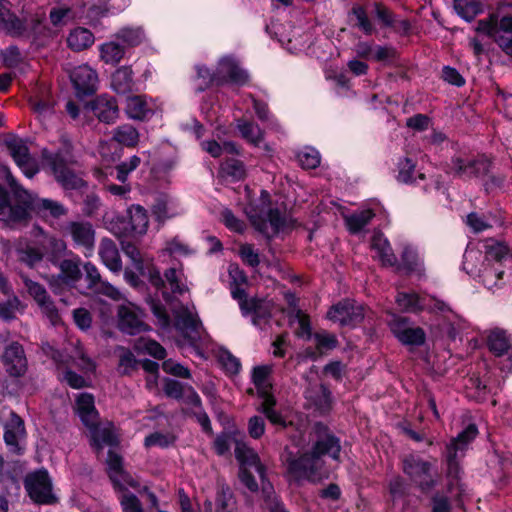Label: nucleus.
Returning a JSON list of instances; mask_svg holds the SVG:
<instances>
[{"instance_id": "37998d69", "label": "nucleus", "mask_w": 512, "mask_h": 512, "mask_svg": "<svg viewBox=\"0 0 512 512\" xmlns=\"http://www.w3.org/2000/svg\"><path fill=\"white\" fill-rule=\"evenodd\" d=\"M113 140L127 147H135L139 141V133L129 124L121 125L114 130Z\"/></svg>"}, {"instance_id": "c03bdc74", "label": "nucleus", "mask_w": 512, "mask_h": 512, "mask_svg": "<svg viewBox=\"0 0 512 512\" xmlns=\"http://www.w3.org/2000/svg\"><path fill=\"white\" fill-rule=\"evenodd\" d=\"M216 512H233L236 508L234 494L228 485H221L216 495Z\"/></svg>"}, {"instance_id": "cd10ccee", "label": "nucleus", "mask_w": 512, "mask_h": 512, "mask_svg": "<svg viewBox=\"0 0 512 512\" xmlns=\"http://www.w3.org/2000/svg\"><path fill=\"white\" fill-rule=\"evenodd\" d=\"M372 249L376 250L378 257L385 267H394L396 269L397 257L393 253L387 239L383 238L381 233L374 234L371 241Z\"/></svg>"}, {"instance_id": "9d476101", "label": "nucleus", "mask_w": 512, "mask_h": 512, "mask_svg": "<svg viewBox=\"0 0 512 512\" xmlns=\"http://www.w3.org/2000/svg\"><path fill=\"white\" fill-rule=\"evenodd\" d=\"M70 78L75 88L76 96L79 98L90 96L97 90V73L88 65L76 67L72 71Z\"/></svg>"}, {"instance_id": "5fc2aeb1", "label": "nucleus", "mask_w": 512, "mask_h": 512, "mask_svg": "<svg viewBox=\"0 0 512 512\" xmlns=\"http://www.w3.org/2000/svg\"><path fill=\"white\" fill-rule=\"evenodd\" d=\"M478 434L475 424H469L458 436L451 440L449 444H454L456 451H463L468 443H470Z\"/></svg>"}, {"instance_id": "f03ea898", "label": "nucleus", "mask_w": 512, "mask_h": 512, "mask_svg": "<svg viewBox=\"0 0 512 512\" xmlns=\"http://www.w3.org/2000/svg\"><path fill=\"white\" fill-rule=\"evenodd\" d=\"M64 150L55 153L44 150L43 159L49 165L56 182L64 190H80L87 187V182L82 177V172L77 171V161L71 155L72 145L67 139H63Z\"/></svg>"}, {"instance_id": "4be33fe9", "label": "nucleus", "mask_w": 512, "mask_h": 512, "mask_svg": "<svg viewBox=\"0 0 512 512\" xmlns=\"http://www.w3.org/2000/svg\"><path fill=\"white\" fill-rule=\"evenodd\" d=\"M25 436V425L23 419L15 412H11L10 419L5 425L4 441L12 451L19 452L18 440Z\"/></svg>"}, {"instance_id": "a878e982", "label": "nucleus", "mask_w": 512, "mask_h": 512, "mask_svg": "<svg viewBox=\"0 0 512 512\" xmlns=\"http://www.w3.org/2000/svg\"><path fill=\"white\" fill-rule=\"evenodd\" d=\"M127 218L129 221V229L134 235H144L149 225V217L147 210L141 205H132L127 210Z\"/></svg>"}, {"instance_id": "ea45409f", "label": "nucleus", "mask_w": 512, "mask_h": 512, "mask_svg": "<svg viewBox=\"0 0 512 512\" xmlns=\"http://www.w3.org/2000/svg\"><path fill=\"white\" fill-rule=\"evenodd\" d=\"M374 216V212L367 209L346 216L344 220L349 232L357 234L372 220Z\"/></svg>"}, {"instance_id": "6ab92c4d", "label": "nucleus", "mask_w": 512, "mask_h": 512, "mask_svg": "<svg viewBox=\"0 0 512 512\" xmlns=\"http://www.w3.org/2000/svg\"><path fill=\"white\" fill-rule=\"evenodd\" d=\"M200 321L188 309L179 312L175 317V327L180 330L191 343L200 339Z\"/></svg>"}, {"instance_id": "3c124183", "label": "nucleus", "mask_w": 512, "mask_h": 512, "mask_svg": "<svg viewBox=\"0 0 512 512\" xmlns=\"http://www.w3.org/2000/svg\"><path fill=\"white\" fill-rule=\"evenodd\" d=\"M129 221L126 216L116 215L114 216L108 224V229L121 240L123 238L134 235L132 230L129 229Z\"/></svg>"}, {"instance_id": "72a5a7b5", "label": "nucleus", "mask_w": 512, "mask_h": 512, "mask_svg": "<svg viewBox=\"0 0 512 512\" xmlns=\"http://www.w3.org/2000/svg\"><path fill=\"white\" fill-rule=\"evenodd\" d=\"M453 8L464 20L471 22L484 10V5L478 0H453Z\"/></svg>"}, {"instance_id": "338daca9", "label": "nucleus", "mask_w": 512, "mask_h": 512, "mask_svg": "<svg viewBox=\"0 0 512 512\" xmlns=\"http://www.w3.org/2000/svg\"><path fill=\"white\" fill-rule=\"evenodd\" d=\"M486 258L500 262L509 252L508 246L491 240V244L486 246Z\"/></svg>"}, {"instance_id": "4d7b16f0", "label": "nucleus", "mask_w": 512, "mask_h": 512, "mask_svg": "<svg viewBox=\"0 0 512 512\" xmlns=\"http://www.w3.org/2000/svg\"><path fill=\"white\" fill-rule=\"evenodd\" d=\"M21 279L24 283V286L26 287L29 295L36 301V303H39L40 301L46 299L49 297V294L45 287L33 280H31L26 275H21Z\"/></svg>"}, {"instance_id": "49530a36", "label": "nucleus", "mask_w": 512, "mask_h": 512, "mask_svg": "<svg viewBox=\"0 0 512 512\" xmlns=\"http://www.w3.org/2000/svg\"><path fill=\"white\" fill-rule=\"evenodd\" d=\"M125 55V49L119 43L108 42L101 46V58L106 63L117 64Z\"/></svg>"}, {"instance_id": "1a4fd4ad", "label": "nucleus", "mask_w": 512, "mask_h": 512, "mask_svg": "<svg viewBox=\"0 0 512 512\" xmlns=\"http://www.w3.org/2000/svg\"><path fill=\"white\" fill-rule=\"evenodd\" d=\"M2 361L11 377H22L27 371V358L23 346L18 342H12L5 348Z\"/></svg>"}, {"instance_id": "de8ad7c7", "label": "nucleus", "mask_w": 512, "mask_h": 512, "mask_svg": "<svg viewBox=\"0 0 512 512\" xmlns=\"http://www.w3.org/2000/svg\"><path fill=\"white\" fill-rule=\"evenodd\" d=\"M116 37L128 46L135 47L142 43L145 34L141 27H124L117 32Z\"/></svg>"}, {"instance_id": "412c9836", "label": "nucleus", "mask_w": 512, "mask_h": 512, "mask_svg": "<svg viewBox=\"0 0 512 512\" xmlns=\"http://www.w3.org/2000/svg\"><path fill=\"white\" fill-rule=\"evenodd\" d=\"M41 250L44 258L54 266L60 264L66 256L73 255L72 251H68L66 242L55 236L48 237L42 244Z\"/></svg>"}, {"instance_id": "e433bc0d", "label": "nucleus", "mask_w": 512, "mask_h": 512, "mask_svg": "<svg viewBox=\"0 0 512 512\" xmlns=\"http://www.w3.org/2000/svg\"><path fill=\"white\" fill-rule=\"evenodd\" d=\"M118 372L122 376H132L140 366V359H137L131 350L119 347Z\"/></svg>"}, {"instance_id": "b1692460", "label": "nucleus", "mask_w": 512, "mask_h": 512, "mask_svg": "<svg viewBox=\"0 0 512 512\" xmlns=\"http://www.w3.org/2000/svg\"><path fill=\"white\" fill-rule=\"evenodd\" d=\"M92 434V443L91 445L97 450L101 451L104 445L110 447H116L119 445V438L114 432V427L112 423H109L108 426L99 427L96 424L94 427L89 428Z\"/></svg>"}, {"instance_id": "20e7f679", "label": "nucleus", "mask_w": 512, "mask_h": 512, "mask_svg": "<svg viewBox=\"0 0 512 512\" xmlns=\"http://www.w3.org/2000/svg\"><path fill=\"white\" fill-rule=\"evenodd\" d=\"M287 473L293 480L300 482L307 480L317 483L322 479L321 471L324 461L315 456L312 452L307 451L299 457H295L289 453L285 460Z\"/></svg>"}, {"instance_id": "2eb2a0df", "label": "nucleus", "mask_w": 512, "mask_h": 512, "mask_svg": "<svg viewBox=\"0 0 512 512\" xmlns=\"http://www.w3.org/2000/svg\"><path fill=\"white\" fill-rule=\"evenodd\" d=\"M106 462L109 468V478L116 489H125L124 485L121 483V480L129 484L131 487H136V482L123 469V458L121 455L110 449L108 451Z\"/></svg>"}, {"instance_id": "aec40b11", "label": "nucleus", "mask_w": 512, "mask_h": 512, "mask_svg": "<svg viewBox=\"0 0 512 512\" xmlns=\"http://www.w3.org/2000/svg\"><path fill=\"white\" fill-rule=\"evenodd\" d=\"M77 413L87 428H92L99 421V414L94 405V397L89 393H81L76 399Z\"/></svg>"}, {"instance_id": "f8f14e48", "label": "nucleus", "mask_w": 512, "mask_h": 512, "mask_svg": "<svg viewBox=\"0 0 512 512\" xmlns=\"http://www.w3.org/2000/svg\"><path fill=\"white\" fill-rule=\"evenodd\" d=\"M408 318L399 317L394 320L391 331L394 336L407 346H421L426 341L425 331L421 327H407Z\"/></svg>"}, {"instance_id": "7c9ffc66", "label": "nucleus", "mask_w": 512, "mask_h": 512, "mask_svg": "<svg viewBox=\"0 0 512 512\" xmlns=\"http://www.w3.org/2000/svg\"><path fill=\"white\" fill-rule=\"evenodd\" d=\"M93 33L84 27L73 29L67 37V45L73 51L79 52L88 49L94 43Z\"/></svg>"}, {"instance_id": "6e6552de", "label": "nucleus", "mask_w": 512, "mask_h": 512, "mask_svg": "<svg viewBox=\"0 0 512 512\" xmlns=\"http://www.w3.org/2000/svg\"><path fill=\"white\" fill-rule=\"evenodd\" d=\"M327 317L342 326H356L364 319V307L354 300L344 299L331 306Z\"/></svg>"}, {"instance_id": "13d9d810", "label": "nucleus", "mask_w": 512, "mask_h": 512, "mask_svg": "<svg viewBox=\"0 0 512 512\" xmlns=\"http://www.w3.org/2000/svg\"><path fill=\"white\" fill-rule=\"evenodd\" d=\"M373 7L376 18L384 27H394L396 15L387 6L381 2H375Z\"/></svg>"}, {"instance_id": "423d86ee", "label": "nucleus", "mask_w": 512, "mask_h": 512, "mask_svg": "<svg viewBox=\"0 0 512 512\" xmlns=\"http://www.w3.org/2000/svg\"><path fill=\"white\" fill-rule=\"evenodd\" d=\"M24 487L31 500L38 505H52L57 502L52 491V481L44 469L28 473L24 479Z\"/></svg>"}, {"instance_id": "c756f323", "label": "nucleus", "mask_w": 512, "mask_h": 512, "mask_svg": "<svg viewBox=\"0 0 512 512\" xmlns=\"http://www.w3.org/2000/svg\"><path fill=\"white\" fill-rule=\"evenodd\" d=\"M111 87L117 94L130 93L134 87L132 69L128 66L118 68L112 74Z\"/></svg>"}, {"instance_id": "c9c22d12", "label": "nucleus", "mask_w": 512, "mask_h": 512, "mask_svg": "<svg viewBox=\"0 0 512 512\" xmlns=\"http://www.w3.org/2000/svg\"><path fill=\"white\" fill-rule=\"evenodd\" d=\"M272 227V238L285 228H294L297 220L282 214L278 208H270L267 213V219Z\"/></svg>"}, {"instance_id": "79ce46f5", "label": "nucleus", "mask_w": 512, "mask_h": 512, "mask_svg": "<svg viewBox=\"0 0 512 512\" xmlns=\"http://www.w3.org/2000/svg\"><path fill=\"white\" fill-rule=\"evenodd\" d=\"M18 260L29 268H34L44 259L41 248L26 245L25 247L16 248Z\"/></svg>"}, {"instance_id": "f3484780", "label": "nucleus", "mask_w": 512, "mask_h": 512, "mask_svg": "<svg viewBox=\"0 0 512 512\" xmlns=\"http://www.w3.org/2000/svg\"><path fill=\"white\" fill-rule=\"evenodd\" d=\"M66 230L77 245L86 249L94 247L95 230L90 222L72 221L67 224Z\"/></svg>"}, {"instance_id": "052dcab7", "label": "nucleus", "mask_w": 512, "mask_h": 512, "mask_svg": "<svg viewBox=\"0 0 512 512\" xmlns=\"http://www.w3.org/2000/svg\"><path fill=\"white\" fill-rule=\"evenodd\" d=\"M223 171L236 179H243L246 175L244 163L238 159L229 158L222 164Z\"/></svg>"}, {"instance_id": "4468645a", "label": "nucleus", "mask_w": 512, "mask_h": 512, "mask_svg": "<svg viewBox=\"0 0 512 512\" xmlns=\"http://www.w3.org/2000/svg\"><path fill=\"white\" fill-rule=\"evenodd\" d=\"M90 108L99 121L113 123L119 116V108L114 97L109 95L97 96L90 102Z\"/></svg>"}, {"instance_id": "f257e3e1", "label": "nucleus", "mask_w": 512, "mask_h": 512, "mask_svg": "<svg viewBox=\"0 0 512 512\" xmlns=\"http://www.w3.org/2000/svg\"><path fill=\"white\" fill-rule=\"evenodd\" d=\"M9 192L0 185V223L5 228L19 230L32 221L31 193L8 176Z\"/></svg>"}, {"instance_id": "4c0bfd02", "label": "nucleus", "mask_w": 512, "mask_h": 512, "mask_svg": "<svg viewBox=\"0 0 512 512\" xmlns=\"http://www.w3.org/2000/svg\"><path fill=\"white\" fill-rule=\"evenodd\" d=\"M419 258L417 253L409 248L405 247L401 254V263L397 261L395 271L398 273H404L405 275H411L412 273L419 271Z\"/></svg>"}, {"instance_id": "69168bd1", "label": "nucleus", "mask_w": 512, "mask_h": 512, "mask_svg": "<svg viewBox=\"0 0 512 512\" xmlns=\"http://www.w3.org/2000/svg\"><path fill=\"white\" fill-rule=\"evenodd\" d=\"M162 369L167 374L174 375L176 377L190 379L191 373L187 367H184L180 363L174 362L172 359L165 360L162 363Z\"/></svg>"}, {"instance_id": "473e14b6", "label": "nucleus", "mask_w": 512, "mask_h": 512, "mask_svg": "<svg viewBox=\"0 0 512 512\" xmlns=\"http://www.w3.org/2000/svg\"><path fill=\"white\" fill-rule=\"evenodd\" d=\"M487 345L489 350L497 357H500L508 352L510 349V340L507 332L500 328L491 330Z\"/></svg>"}, {"instance_id": "a18cd8bd", "label": "nucleus", "mask_w": 512, "mask_h": 512, "mask_svg": "<svg viewBox=\"0 0 512 512\" xmlns=\"http://www.w3.org/2000/svg\"><path fill=\"white\" fill-rule=\"evenodd\" d=\"M121 248L125 255L129 257L133 264L135 269L138 271V273L141 276H145V259L141 256L140 250L138 247L131 241L128 240H121Z\"/></svg>"}, {"instance_id": "dca6fc26", "label": "nucleus", "mask_w": 512, "mask_h": 512, "mask_svg": "<svg viewBox=\"0 0 512 512\" xmlns=\"http://www.w3.org/2000/svg\"><path fill=\"white\" fill-rule=\"evenodd\" d=\"M117 315L118 327L122 332L136 335L149 330V326L141 320L136 311L128 306H119Z\"/></svg>"}, {"instance_id": "bf43d9fd", "label": "nucleus", "mask_w": 512, "mask_h": 512, "mask_svg": "<svg viewBox=\"0 0 512 512\" xmlns=\"http://www.w3.org/2000/svg\"><path fill=\"white\" fill-rule=\"evenodd\" d=\"M416 163L408 157H404L398 162V175L397 179L403 183L412 182V175L415 171Z\"/></svg>"}, {"instance_id": "9b49d317", "label": "nucleus", "mask_w": 512, "mask_h": 512, "mask_svg": "<svg viewBox=\"0 0 512 512\" xmlns=\"http://www.w3.org/2000/svg\"><path fill=\"white\" fill-rule=\"evenodd\" d=\"M491 162L481 157L478 159L470 160L461 157H454L451 159V170L457 176L482 177L487 176L490 173Z\"/></svg>"}, {"instance_id": "5701e85b", "label": "nucleus", "mask_w": 512, "mask_h": 512, "mask_svg": "<svg viewBox=\"0 0 512 512\" xmlns=\"http://www.w3.org/2000/svg\"><path fill=\"white\" fill-rule=\"evenodd\" d=\"M99 256L104 265L112 272L122 270V261L115 242L109 238H103L99 246Z\"/></svg>"}, {"instance_id": "864d4df0", "label": "nucleus", "mask_w": 512, "mask_h": 512, "mask_svg": "<svg viewBox=\"0 0 512 512\" xmlns=\"http://www.w3.org/2000/svg\"><path fill=\"white\" fill-rule=\"evenodd\" d=\"M332 393L329 388L321 384L319 392L314 396L313 403L321 414H327L332 408Z\"/></svg>"}, {"instance_id": "603ef678", "label": "nucleus", "mask_w": 512, "mask_h": 512, "mask_svg": "<svg viewBox=\"0 0 512 512\" xmlns=\"http://www.w3.org/2000/svg\"><path fill=\"white\" fill-rule=\"evenodd\" d=\"M457 451L454 447V444H447L446 446V461H447V471L446 476L449 479H455L458 481L460 479L461 467L459 462L457 461Z\"/></svg>"}, {"instance_id": "58836bf2", "label": "nucleus", "mask_w": 512, "mask_h": 512, "mask_svg": "<svg viewBox=\"0 0 512 512\" xmlns=\"http://www.w3.org/2000/svg\"><path fill=\"white\" fill-rule=\"evenodd\" d=\"M4 144L17 165L31 158L29 148L22 139L11 137L6 139Z\"/></svg>"}, {"instance_id": "2f4dec72", "label": "nucleus", "mask_w": 512, "mask_h": 512, "mask_svg": "<svg viewBox=\"0 0 512 512\" xmlns=\"http://www.w3.org/2000/svg\"><path fill=\"white\" fill-rule=\"evenodd\" d=\"M236 127L241 137L254 146H259L264 139L263 130L251 121L239 118L236 120Z\"/></svg>"}, {"instance_id": "774afa93", "label": "nucleus", "mask_w": 512, "mask_h": 512, "mask_svg": "<svg viewBox=\"0 0 512 512\" xmlns=\"http://www.w3.org/2000/svg\"><path fill=\"white\" fill-rule=\"evenodd\" d=\"M163 391L167 397L174 399H182L184 396V386L181 382L166 378L164 380Z\"/></svg>"}, {"instance_id": "6e6d98bb", "label": "nucleus", "mask_w": 512, "mask_h": 512, "mask_svg": "<svg viewBox=\"0 0 512 512\" xmlns=\"http://www.w3.org/2000/svg\"><path fill=\"white\" fill-rule=\"evenodd\" d=\"M271 372L272 368L268 365H261L253 368L252 382L258 391L272 388V385L267 383V379Z\"/></svg>"}, {"instance_id": "ddd939ff", "label": "nucleus", "mask_w": 512, "mask_h": 512, "mask_svg": "<svg viewBox=\"0 0 512 512\" xmlns=\"http://www.w3.org/2000/svg\"><path fill=\"white\" fill-rule=\"evenodd\" d=\"M31 203L32 215L35 214L45 220L49 217L53 219H60L68 213V209L60 202L51 199L39 198L37 195L32 193Z\"/></svg>"}, {"instance_id": "39448f33", "label": "nucleus", "mask_w": 512, "mask_h": 512, "mask_svg": "<svg viewBox=\"0 0 512 512\" xmlns=\"http://www.w3.org/2000/svg\"><path fill=\"white\" fill-rule=\"evenodd\" d=\"M310 438L312 441V452L319 459L323 456H330L338 460L341 452L340 439L333 433V431L323 422H315L310 431Z\"/></svg>"}, {"instance_id": "8fccbe9b", "label": "nucleus", "mask_w": 512, "mask_h": 512, "mask_svg": "<svg viewBox=\"0 0 512 512\" xmlns=\"http://www.w3.org/2000/svg\"><path fill=\"white\" fill-rule=\"evenodd\" d=\"M152 213L159 223H164L166 220L173 218L177 215V212L169 206L166 197H159L155 200L152 207Z\"/></svg>"}, {"instance_id": "bb28decb", "label": "nucleus", "mask_w": 512, "mask_h": 512, "mask_svg": "<svg viewBox=\"0 0 512 512\" xmlns=\"http://www.w3.org/2000/svg\"><path fill=\"white\" fill-rule=\"evenodd\" d=\"M219 73L223 74L226 81L229 80L238 85L248 82L249 76L232 58H223L219 64Z\"/></svg>"}, {"instance_id": "393cba45", "label": "nucleus", "mask_w": 512, "mask_h": 512, "mask_svg": "<svg viewBox=\"0 0 512 512\" xmlns=\"http://www.w3.org/2000/svg\"><path fill=\"white\" fill-rule=\"evenodd\" d=\"M125 112L129 118L135 120H146L153 116V110L148 106L146 99L140 95L128 96L126 98Z\"/></svg>"}, {"instance_id": "7ed1b4c3", "label": "nucleus", "mask_w": 512, "mask_h": 512, "mask_svg": "<svg viewBox=\"0 0 512 512\" xmlns=\"http://www.w3.org/2000/svg\"><path fill=\"white\" fill-rule=\"evenodd\" d=\"M476 31L484 33L512 56V4L499 3L486 19L479 20Z\"/></svg>"}, {"instance_id": "0eeeda50", "label": "nucleus", "mask_w": 512, "mask_h": 512, "mask_svg": "<svg viewBox=\"0 0 512 512\" xmlns=\"http://www.w3.org/2000/svg\"><path fill=\"white\" fill-rule=\"evenodd\" d=\"M431 463L418 456L408 455L403 460V471L415 483L423 494H428L437 485L430 475Z\"/></svg>"}, {"instance_id": "a19ab883", "label": "nucleus", "mask_w": 512, "mask_h": 512, "mask_svg": "<svg viewBox=\"0 0 512 512\" xmlns=\"http://www.w3.org/2000/svg\"><path fill=\"white\" fill-rule=\"evenodd\" d=\"M197 79L200 80V83L197 87V91L203 92L206 89L210 88L212 85L222 86L226 83L225 77H220L216 73H212L210 69L205 66H197Z\"/></svg>"}, {"instance_id": "f704fd0d", "label": "nucleus", "mask_w": 512, "mask_h": 512, "mask_svg": "<svg viewBox=\"0 0 512 512\" xmlns=\"http://www.w3.org/2000/svg\"><path fill=\"white\" fill-rule=\"evenodd\" d=\"M396 303L402 310L408 312H420L426 309L425 299L415 292H398Z\"/></svg>"}, {"instance_id": "a211bd4d", "label": "nucleus", "mask_w": 512, "mask_h": 512, "mask_svg": "<svg viewBox=\"0 0 512 512\" xmlns=\"http://www.w3.org/2000/svg\"><path fill=\"white\" fill-rule=\"evenodd\" d=\"M69 258H64L60 264L56 266L60 269V274L56 281L73 286L82 278V271L80 269L81 259L77 255H70Z\"/></svg>"}, {"instance_id": "c85d7f7f", "label": "nucleus", "mask_w": 512, "mask_h": 512, "mask_svg": "<svg viewBox=\"0 0 512 512\" xmlns=\"http://www.w3.org/2000/svg\"><path fill=\"white\" fill-rule=\"evenodd\" d=\"M235 457L240 462L241 467H254L261 478L264 477L265 467L260 462L258 454L244 444H237L235 448Z\"/></svg>"}, {"instance_id": "09e8293b", "label": "nucleus", "mask_w": 512, "mask_h": 512, "mask_svg": "<svg viewBox=\"0 0 512 512\" xmlns=\"http://www.w3.org/2000/svg\"><path fill=\"white\" fill-rule=\"evenodd\" d=\"M350 14L356 19V23L354 24L355 27L363 31L366 35H371L373 33L374 26L363 6L358 4L353 5Z\"/></svg>"}, {"instance_id": "e2e57ef3", "label": "nucleus", "mask_w": 512, "mask_h": 512, "mask_svg": "<svg viewBox=\"0 0 512 512\" xmlns=\"http://www.w3.org/2000/svg\"><path fill=\"white\" fill-rule=\"evenodd\" d=\"M0 55L4 66L8 68L17 67L22 61L21 52L15 45H11L5 50H2Z\"/></svg>"}, {"instance_id": "680f3d73", "label": "nucleus", "mask_w": 512, "mask_h": 512, "mask_svg": "<svg viewBox=\"0 0 512 512\" xmlns=\"http://www.w3.org/2000/svg\"><path fill=\"white\" fill-rule=\"evenodd\" d=\"M293 315L298 319L299 323V329L296 330L295 334L299 338H306L309 340L312 337V329L309 316L304 314L300 309H295Z\"/></svg>"}, {"instance_id": "0e129e2a", "label": "nucleus", "mask_w": 512, "mask_h": 512, "mask_svg": "<svg viewBox=\"0 0 512 512\" xmlns=\"http://www.w3.org/2000/svg\"><path fill=\"white\" fill-rule=\"evenodd\" d=\"M313 337L316 341V348L321 354L338 346V340L333 334L315 333Z\"/></svg>"}]
</instances>
